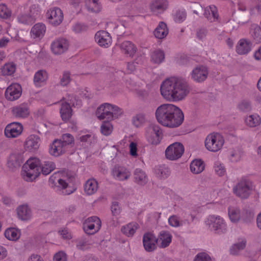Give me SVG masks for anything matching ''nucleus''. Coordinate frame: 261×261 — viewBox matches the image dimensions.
<instances>
[{
  "label": "nucleus",
  "mask_w": 261,
  "mask_h": 261,
  "mask_svg": "<svg viewBox=\"0 0 261 261\" xmlns=\"http://www.w3.org/2000/svg\"><path fill=\"white\" fill-rule=\"evenodd\" d=\"M186 18V12L185 10L179 11L176 13L174 16L175 22H182Z\"/></svg>",
  "instance_id": "nucleus-60"
},
{
  "label": "nucleus",
  "mask_w": 261,
  "mask_h": 261,
  "mask_svg": "<svg viewBox=\"0 0 261 261\" xmlns=\"http://www.w3.org/2000/svg\"><path fill=\"white\" fill-rule=\"evenodd\" d=\"M40 174V172H35L34 171L29 169L27 166L23 165L21 175L22 178L27 181H33Z\"/></svg>",
  "instance_id": "nucleus-32"
},
{
  "label": "nucleus",
  "mask_w": 261,
  "mask_h": 261,
  "mask_svg": "<svg viewBox=\"0 0 261 261\" xmlns=\"http://www.w3.org/2000/svg\"><path fill=\"white\" fill-rule=\"evenodd\" d=\"M243 120L245 125L250 128L257 127L261 124V117L257 113L245 115Z\"/></svg>",
  "instance_id": "nucleus-22"
},
{
  "label": "nucleus",
  "mask_w": 261,
  "mask_h": 261,
  "mask_svg": "<svg viewBox=\"0 0 261 261\" xmlns=\"http://www.w3.org/2000/svg\"><path fill=\"white\" fill-rule=\"evenodd\" d=\"M168 7L167 0H153L150 7L153 12H162L165 11Z\"/></svg>",
  "instance_id": "nucleus-33"
},
{
  "label": "nucleus",
  "mask_w": 261,
  "mask_h": 261,
  "mask_svg": "<svg viewBox=\"0 0 261 261\" xmlns=\"http://www.w3.org/2000/svg\"><path fill=\"white\" fill-rule=\"evenodd\" d=\"M169 30L166 24L164 22H160L154 31V36L160 39L165 38L168 34Z\"/></svg>",
  "instance_id": "nucleus-34"
},
{
  "label": "nucleus",
  "mask_w": 261,
  "mask_h": 261,
  "mask_svg": "<svg viewBox=\"0 0 261 261\" xmlns=\"http://www.w3.org/2000/svg\"><path fill=\"white\" fill-rule=\"evenodd\" d=\"M145 137L149 144L157 145L163 138L162 130L158 125H151L146 128Z\"/></svg>",
  "instance_id": "nucleus-9"
},
{
  "label": "nucleus",
  "mask_w": 261,
  "mask_h": 261,
  "mask_svg": "<svg viewBox=\"0 0 261 261\" xmlns=\"http://www.w3.org/2000/svg\"><path fill=\"white\" fill-rule=\"evenodd\" d=\"M133 176L134 181L138 185H143L147 182V176L145 171L141 169H136L134 171Z\"/></svg>",
  "instance_id": "nucleus-35"
},
{
  "label": "nucleus",
  "mask_w": 261,
  "mask_h": 261,
  "mask_svg": "<svg viewBox=\"0 0 261 261\" xmlns=\"http://www.w3.org/2000/svg\"><path fill=\"white\" fill-rule=\"evenodd\" d=\"M16 211L18 218L22 220H29L32 218L31 210L27 204L19 206Z\"/></svg>",
  "instance_id": "nucleus-31"
},
{
  "label": "nucleus",
  "mask_w": 261,
  "mask_h": 261,
  "mask_svg": "<svg viewBox=\"0 0 261 261\" xmlns=\"http://www.w3.org/2000/svg\"><path fill=\"white\" fill-rule=\"evenodd\" d=\"M123 111L118 106L105 102L100 105L95 111V115L99 120L108 119L113 120L120 117L123 114Z\"/></svg>",
  "instance_id": "nucleus-4"
},
{
  "label": "nucleus",
  "mask_w": 261,
  "mask_h": 261,
  "mask_svg": "<svg viewBox=\"0 0 261 261\" xmlns=\"http://www.w3.org/2000/svg\"><path fill=\"white\" fill-rule=\"evenodd\" d=\"M45 16L49 24L54 27L61 24L64 19L63 13L61 9L58 7L49 9Z\"/></svg>",
  "instance_id": "nucleus-11"
},
{
  "label": "nucleus",
  "mask_w": 261,
  "mask_h": 261,
  "mask_svg": "<svg viewBox=\"0 0 261 261\" xmlns=\"http://www.w3.org/2000/svg\"><path fill=\"white\" fill-rule=\"evenodd\" d=\"M70 74L68 72H65L60 79V84L62 86H67L70 82Z\"/></svg>",
  "instance_id": "nucleus-62"
},
{
  "label": "nucleus",
  "mask_w": 261,
  "mask_h": 261,
  "mask_svg": "<svg viewBox=\"0 0 261 261\" xmlns=\"http://www.w3.org/2000/svg\"><path fill=\"white\" fill-rule=\"evenodd\" d=\"M7 165L11 169L18 167L20 166V163L17 155L14 154L10 155L8 160Z\"/></svg>",
  "instance_id": "nucleus-52"
},
{
  "label": "nucleus",
  "mask_w": 261,
  "mask_h": 261,
  "mask_svg": "<svg viewBox=\"0 0 261 261\" xmlns=\"http://www.w3.org/2000/svg\"><path fill=\"white\" fill-rule=\"evenodd\" d=\"M11 15V10L5 4H0V18L7 19L10 18Z\"/></svg>",
  "instance_id": "nucleus-53"
},
{
  "label": "nucleus",
  "mask_w": 261,
  "mask_h": 261,
  "mask_svg": "<svg viewBox=\"0 0 261 261\" xmlns=\"http://www.w3.org/2000/svg\"><path fill=\"white\" fill-rule=\"evenodd\" d=\"M69 43L64 38H58L55 40L51 44V50L55 55H61L68 48Z\"/></svg>",
  "instance_id": "nucleus-17"
},
{
  "label": "nucleus",
  "mask_w": 261,
  "mask_h": 261,
  "mask_svg": "<svg viewBox=\"0 0 261 261\" xmlns=\"http://www.w3.org/2000/svg\"><path fill=\"white\" fill-rule=\"evenodd\" d=\"M155 117L162 125L169 128L180 126L184 120V114L178 107L171 103L160 106L155 111Z\"/></svg>",
  "instance_id": "nucleus-2"
},
{
  "label": "nucleus",
  "mask_w": 261,
  "mask_h": 261,
  "mask_svg": "<svg viewBox=\"0 0 261 261\" xmlns=\"http://www.w3.org/2000/svg\"><path fill=\"white\" fill-rule=\"evenodd\" d=\"M165 60V53L160 49L153 50L150 54V61L152 64L159 65Z\"/></svg>",
  "instance_id": "nucleus-37"
},
{
  "label": "nucleus",
  "mask_w": 261,
  "mask_h": 261,
  "mask_svg": "<svg viewBox=\"0 0 261 261\" xmlns=\"http://www.w3.org/2000/svg\"><path fill=\"white\" fill-rule=\"evenodd\" d=\"M22 94V88L20 84L13 83L6 90L5 96L10 101H14L18 99Z\"/></svg>",
  "instance_id": "nucleus-15"
},
{
  "label": "nucleus",
  "mask_w": 261,
  "mask_h": 261,
  "mask_svg": "<svg viewBox=\"0 0 261 261\" xmlns=\"http://www.w3.org/2000/svg\"><path fill=\"white\" fill-rule=\"evenodd\" d=\"M48 79V74L45 70H39L34 75L33 82L35 87L40 88L46 85Z\"/></svg>",
  "instance_id": "nucleus-24"
},
{
  "label": "nucleus",
  "mask_w": 261,
  "mask_h": 261,
  "mask_svg": "<svg viewBox=\"0 0 261 261\" xmlns=\"http://www.w3.org/2000/svg\"><path fill=\"white\" fill-rule=\"evenodd\" d=\"M207 228L216 233L221 234L226 231L227 226L224 219L217 215H210L204 220Z\"/></svg>",
  "instance_id": "nucleus-6"
},
{
  "label": "nucleus",
  "mask_w": 261,
  "mask_h": 261,
  "mask_svg": "<svg viewBox=\"0 0 261 261\" xmlns=\"http://www.w3.org/2000/svg\"><path fill=\"white\" fill-rule=\"evenodd\" d=\"M122 52L126 56L133 57L136 54L137 48L135 45L129 41H123L120 45Z\"/></svg>",
  "instance_id": "nucleus-30"
},
{
  "label": "nucleus",
  "mask_w": 261,
  "mask_h": 261,
  "mask_svg": "<svg viewBox=\"0 0 261 261\" xmlns=\"http://www.w3.org/2000/svg\"><path fill=\"white\" fill-rule=\"evenodd\" d=\"M18 11L23 13L17 16L18 22L24 24H29L35 21V18L28 12V8H25V6L19 7Z\"/></svg>",
  "instance_id": "nucleus-26"
},
{
  "label": "nucleus",
  "mask_w": 261,
  "mask_h": 261,
  "mask_svg": "<svg viewBox=\"0 0 261 261\" xmlns=\"http://www.w3.org/2000/svg\"><path fill=\"white\" fill-rule=\"evenodd\" d=\"M58 233L62 239L65 240H69L72 238L71 232L66 227H63L60 228Z\"/></svg>",
  "instance_id": "nucleus-54"
},
{
  "label": "nucleus",
  "mask_w": 261,
  "mask_h": 261,
  "mask_svg": "<svg viewBox=\"0 0 261 261\" xmlns=\"http://www.w3.org/2000/svg\"><path fill=\"white\" fill-rule=\"evenodd\" d=\"M11 111L13 116L19 118H27L30 113L29 107L24 103L14 107Z\"/></svg>",
  "instance_id": "nucleus-28"
},
{
  "label": "nucleus",
  "mask_w": 261,
  "mask_h": 261,
  "mask_svg": "<svg viewBox=\"0 0 261 261\" xmlns=\"http://www.w3.org/2000/svg\"><path fill=\"white\" fill-rule=\"evenodd\" d=\"M208 74L209 72L206 66L198 65L193 68L190 75L194 82L201 83L207 79Z\"/></svg>",
  "instance_id": "nucleus-13"
},
{
  "label": "nucleus",
  "mask_w": 261,
  "mask_h": 261,
  "mask_svg": "<svg viewBox=\"0 0 261 261\" xmlns=\"http://www.w3.org/2000/svg\"><path fill=\"white\" fill-rule=\"evenodd\" d=\"M251 35L256 43H261V29L258 25H253Z\"/></svg>",
  "instance_id": "nucleus-51"
},
{
  "label": "nucleus",
  "mask_w": 261,
  "mask_h": 261,
  "mask_svg": "<svg viewBox=\"0 0 261 261\" xmlns=\"http://www.w3.org/2000/svg\"><path fill=\"white\" fill-rule=\"evenodd\" d=\"M86 7L89 11L97 13L101 10V6L98 0H87Z\"/></svg>",
  "instance_id": "nucleus-47"
},
{
  "label": "nucleus",
  "mask_w": 261,
  "mask_h": 261,
  "mask_svg": "<svg viewBox=\"0 0 261 261\" xmlns=\"http://www.w3.org/2000/svg\"><path fill=\"white\" fill-rule=\"evenodd\" d=\"M204 15L210 21H215L218 18L217 8L214 5H211L205 7Z\"/></svg>",
  "instance_id": "nucleus-41"
},
{
  "label": "nucleus",
  "mask_w": 261,
  "mask_h": 261,
  "mask_svg": "<svg viewBox=\"0 0 261 261\" xmlns=\"http://www.w3.org/2000/svg\"><path fill=\"white\" fill-rule=\"evenodd\" d=\"M252 48L251 41L246 38H242L237 42L236 51L240 55H246L251 51Z\"/></svg>",
  "instance_id": "nucleus-19"
},
{
  "label": "nucleus",
  "mask_w": 261,
  "mask_h": 261,
  "mask_svg": "<svg viewBox=\"0 0 261 261\" xmlns=\"http://www.w3.org/2000/svg\"><path fill=\"white\" fill-rule=\"evenodd\" d=\"M252 182L246 178H243L233 188L234 194L242 199L249 197L253 190Z\"/></svg>",
  "instance_id": "nucleus-7"
},
{
  "label": "nucleus",
  "mask_w": 261,
  "mask_h": 261,
  "mask_svg": "<svg viewBox=\"0 0 261 261\" xmlns=\"http://www.w3.org/2000/svg\"><path fill=\"white\" fill-rule=\"evenodd\" d=\"M52 186L66 189L65 194H70L76 190L73 183V178L69 176L65 171H59L52 174L49 179Z\"/></svg>",
  "instance_id": "nucleus-3"
},
{
  "label": "nucleus",
  "mask_w": 261,
  "mask_h": 261,
  "mask_svg": "<svg viewBox=\"0 0 261 261\" xmlns=\"http://www.w3.org/2000/svg\"><path fill=\"white\" fill-rule=\"evenodd\" d=\"M66 151V149L64 147L61 140L57 139L50 145L49 148V154L54 156H59Z\"/></svg>",
  "instance_id": "nucleus-25"
},
{
  "label": "nucleus",
  "mask_w": 261,
  "mask_h": 261,
  "mask_svg": "<svg viewBox=\"0 0 261 261\" xmlns=\"http://www.w3.org/2000/svg\"><path fill=\"white\" fill-rule=\"evenodd\" d=\"M246 245V241L245 239H241L238 243L232 246L230 249V252L231 254L238 255L241 251L244 249Z\"/></svg>",
  "instance_id": "nucleus-46"
},
{
  "label": "nucleus",
  "mask_w": 261,
  "mask_h": 261,
  "mask_svg": "<svg viewBox=\"0 0 261 261\" xmlns=\"http://www.w3.org/2000/svg\"><path fill=\"white\" fill-rule=\"evenodd\" d=\"M155 176L160 178H167L170 174V171L168 168L164 166H156L153 169Z\"/></svg>",
  "instance_id": "nucleus-44"
},
{
  "label": "nucleus",
  "mask_w": 261,
  "mask_h": 261,
  "mask_svg": "<svg viewBox=\"0 0 261 261\" xmlns=\"http://www.w3.org/2000/svg\"><path fill=\"white\" fill-rule=\"evenodd\" d=\"M129 154L134 158H137L139 156L138 143L135 141H130L128 145Z\"/></svg>",
  "instance_id": "nucleus-55"
},
{
  "label": "nucleus",
  "mask_w": 261,
  "mask_h": 261,
  "mask_svg": "<svg viewBox=\"0 0 261 261\" xmlns=\"http://www.w3.org/2000/svg\"><path fill=\"white\" fill-rule=\"evenodd\" d=\"M56 168V165L54 162L51 161L46 160L40 161V172L45 175L49 174Z\"/></svg>",
  "instance_id": "nucleus-39"
},
{
  "label": "nucleus",
  "mask_w": 261,
  "mask_h": 261,
  "mask_svg": "<svg viewBox=\"0 0 261 261\" xmlns=\"http://www.w3.org/2000/svg\"><path fill=\"white\" fill-rule=\"evenodd\" d=\"M101 226V222L100 219L96 216H92L85 220L83 228L86 233L94 234L99 231Z\"/></svg>",
  "instance_id": "nucleus-12"
},
{
  "label": "nucleus",
  "mask_w": 261,
  "mask_h": 261,
  "mask_svg": "<svg viewBox=\"0 0 261 261\" xmlns=\"http://www.w3.org/2000/svg\"><path fill=\"white\" fill-rule=\"evenodd\" d=\"M139 224L136 222H131L121 226V232L127 237L134 236L137 230L139 228Z\"/></svg>",
  "instance_id": "nucleus-29"
},
{
  "label": "nucleus",
  "mask_w": 261,
  "mask_h": 261,
  "mask_svg": "<svg viewBox=\"0 0 261 261\" xmlns=\"http://www.w3.org/2000/svg\"><path fill=\"white\" fill-rule=\"evenodd\" d=\"M204 162L200 159H196L191 162L190 166L191 171L194 174H199L204 169Z\"/></svg>",
  "instance_id": "nucleus-42"
},
{
  "label": "nucleus",
  "mask_w": 261,
  "mask_h": 261,
  "mask_svg": "<svg viewBox=\"0 0 261 261\" xmlns=\"http://www.w3.org/2000/svg\"><path fill=\"white\" fill-rule=\"evenodd\" d=\"M169 225L172 227H178L180 225L179 218L176 216H170L168 219Z\"/></svg>",
  "instance_id": "nucleus-64"
},
{
  "label": "nucleus",
  "mask_w": 261,
  "mask_h": 261,
  "mask_svg": "<svg viewBox=\"0 0 261 261\" xmlns=\"http://www.w3.org/2000/svg\"><path fill=\"white\" fill-rule=\"evenodd\" d=\"M15 65L13 63H8L0 68V74L3 76H11L15 73Z\"/></svg>",
  "instance_id": "nucleus-43"
},
{
  "label": "nucleus",
  "mask_w": 261,
  "mask_h": 261,
  "mask_svg": "<svg viewBox=\"0 0 261 261\" xmlns=\"http://www.w3.org/2000/svg\"><path fill=\"white\" fill-rule=\"evenodd\" d=\"M172 236L167 231H162L156 238L157 245L161 248H165L171 243Z\"/></svg>",
  "instance_id": "nucleus-27"
},
{
  "label": "nucleus",
  "mask_w": 261,
  "mask_h": 261,
  "mask_svg": "<svg viewBox=\"0 0 261 261\" xmlns=\"http://www.w3.org/2000/svg\"><path fill=\"white\" fill-rule=\"evenodd\" d=\"M213 168L215 174L219 176H224L226 174V169L224 164L219 161L215 163Z\"/></svg>",
  "instance_id": "nucleus-48"
},
{
  "label": "nucleus",
  "mask_w": 261,
  "mask_h": 261,
  "mask_svg": "<svg viewBox=\"0 0 261 261\" xmlns=\"http://www.w3.org/2000/svg\"><path fill=\"white\" fill-rule=\"evenodd\" d=\"M238 108L243 112L250 111L251 110V102L249 100H242L238 104Z\"/></svg>",
  "instance_id": "nucleus-59"
},
{
  "label": "nucleus",
  "mask_w": 261,
  "mask_h": 261,
  "mask_svg": "<svg viewBox=\"0 0 261 261\" xmlns=\"http://www.w3.org/2000/svg\"><path fill=\"white\" fill-rule=\"evenodd\" d=\"M98 183L94 179H89L84 185V192L88 195L94 194L97 190Z\"/></svg>",
  "instance_id": "nucleus-40"
},
{
  "label": "nucleus",
  "mask_w": 261,
  "mask_h": 261,
  "mask_svg": "<svg viewBox=\"0 0 261 261\" xmlns=\"http://www.w3.org/2000/svg\"><path fill=\"white\" fill-rule=\"evenodd\" d=\"M193 261H213L210 254L205 251L198 253L193 259Z\"/></svg>",
  "instance_id": "nucleus-56"
},
{
  "label": "nucleus",
  "mask_w": 261,
  "mask_h": 261,
  "mask_svg": "<svg viewBox=\"0 0 261 261\" xmlns=\"http://www.w3.org/2000/svg\"><path fill=\"white\" fill-rule=\"evenodd\" d=\"M41 140L39 136L35 135L29 136L24 142V147L27 150L35 151L37 150L40 145Z\"/></svg>",
  "instance_id": "nucleus-23"
},
{
  "label": "nucleus",
  "mask_w": 261,
  "mask_h": 261,
  "mask_svg": "<svg viewBox=\"0 0 261 261\" xmlns=\"http://www.w3.org/2000/svg\"><path fill=\"white\" fill-rule=\"evenodd\" d=\"M28 8V12L35 18V17L38 15L40 13V8L37 4L31 5Z\"/></svg>",
  "instance_id": "nucleus-58"
},
{
  "label": "nucleus",
  "mask_w": 261,
  "mask_h": 261,
  "mask_svg": "<svg viewBox=\"0 0 261 261\" xmlns=\"http://www.w3.org/2000/svg\"><path fill=\"white\" fill-rule=\"evenodd\" d=\"M95 40L99 46L103 48L110 47L112 40L110 34L105 31H99L95 35Z\"/></svg>",
  "instance_id": "nucleus-16"
},
{
  "label": "nucleus",
  "mask_w": 261,
  "mask_h": 261,
  "mask_svg": "<svg viewBox=\"0 0 261 261\" xmlns=\"http://www.w3.org/2000/svg\"><path fill=\"white\" fill-rule=\"evenodd\" d=\"M111 174L114 178L120 181L126 180L130 176V171L122 166H115L112 169Z\"/></svg>",
  "instance_id": "nucleus-18"
},
{
  "label": "nucleus",
  "mask_w": 261,
  "mask_h": 261,
  "mask_svg": "<svg viewBox=\"0 0 261 261\" xmlns=\"http://www.w3.org/2000/svg\"><path fill=\"white\" fill-rule=\"evenodd\" d=\"M61 141L64 147L66 149L68 146H71L74 143V137L70 134H64L62 136Z\"/></svg>",
  "instance_id": "nucleus-50"
},
{
  "label": "nucleus",
  "mask_w": 261,
  "mask_h": 261,
  "mask_svg": "<svg viewBox=\"0 0 261 261\" xmlns=\"http://www.w3.org/2000/svg\"><path fill=\"white\" fill-rule=\"evenodd\" d=\"M145 119L144 115L142 114H138L136 115L132 120L133 124L138 127L142 126L145 122Z\"/></svg>",
  "instance_id": "nucleus-57"
},
{
  "label": "nucleus",
  "mask_w": 261,
  "mask_h": 261,
  "mask_svg": "<svg viewBox=\"0 0 261 261\" xmlns=\"http://www.w3.org/2000/svg\"><path fill=\"white\" fill-rule=\"evenodd\" d=\"M113 130V126L110 121H104L100 126V132L105 136L110 135Z\"/></svg>",
  "instance_id": "nucleus-49"
},
{
  "label": "nucleus",
  "mask_w": 261,
  "mask_h": 261,
  "mask_svg": "<svg viewBox=\"0 0 261 261\" xmlns=\"http://www.w3.org/2000/svg\"><path fill=\"white\" fill-rule=\"evenodd\" d=\"M228 216L231 222L238 223L241 218L240 210L236 206H229L228 208Z\"/></svg>",
  "instance_id": "nucleus-38"
},
{
  "label": "nucleus",
  "mask_w": 261,
  "mask_h": 261,
  "mask_svg": "<svg viewBox=\"0 0 261 261\" xmlns=\"http://www.w3.org/2000/svg\"><path fill=\"white\" fill-rule=\"evenodd\" d=\"M241 160V154L237 151H232L229 156V160L231 163H237Z\"/></svg>",
  "instance_id": "nucleus-63"
},
{
  "label": "nucleus",
  "mask_w": 261,
  "mask_h": 261,
  "mask_svg": "<svg viewBox=\"0 0 261 261\" xmlns=\"http://www.w3.org/2000/svg\"><path fill=\"white\" fill-rule=\"evenodd\" d=\"M23 130L22 125L19 122H12L6 126L4 134L7 138H14L21 135Z\"/></svg>",
  "instance_id": "nucleus-14"
},
{
  "label": "nucleus",
  "mask_w": 261,
  "mask_h": 261,
  "mask_svg": "<svg viewBox=\"0 0 261 261\" xmlns=\"http://www.w3.org/2000/svg\"><path fill=\"white\" fill-rule=\"evenodd\" d=\"M67 254L63 251H60L57 252L53 257L54 261H67Z\"/></svg>",
  "instance_id": "nucleus-61"
},
{
  "label": "nucleus",
  "mask_w": 261,
  "mask_h": 261,
  "mask_svg": "<svg viewBox=\"0 0 261 261\" xmlns=\"http://www.w3.org/2000/svg\"><path fill=\"white\" fill-rule=\"evenodd\" d=\"M4 234L6 238L8 240L16 241L21 236V231L15 227H10L6 229Z\"/></svg>",
  "instance_id": "nucleus-36"
},
{
  "label": "nucleus",
  "mask_w": 261,
  "mask_h": 261,
  "mask_svg": "<svg viewBox=\"0 0 261 261\" xmlns=\"http://www.w3.org/2000/svg\"><path fill=\"white\" fill-rule=\"evenodd\" d=\"M72 104L73 106H80L81 101L77 100L73 96H68L64 98L61 101V106L60 108V115L63 120L67 121L72 115V110L70 105Z\"/></svg>",
  "instance_id": "nucleus-8"
},
{
  "label": "nucleus",
  "mask_w": 261,
  "mask_h": 261,
  "mask_svg": "<svg viewBox=\"0 0 261 261\" xmlns=\"http://www.w3.org/2000/svg\"><path fill=\"white\" fill-rule=\"evenodd\" d=\"M46 31V27L44 23H37L33 26L31 30V37L36 41H40L44 36Z\"/></svg>",
  "instance_id": "nucleus-20"
},
{
  "label": "nucleus",
  "mask_w": 261,
  "mask_h": 261,
  "mask_svg": "<svg viewBox=\"0 0 261 261\" xmlns=\"http://www.w3.org/2000/svg\"><path fill=\"white\" fill-rule=\"evenodd\" d=\"M185 148L182 143L174 142L169 145L165 151V157L170 161H175L181 157Z\"/></svg>",
  "instance_id": "nucleus-10"
},
{
  "label": "nucleus",
  "mask_w": 261,
  "mask_h": 261,
  "mask_svg": "<svg viewBox=\"0 0 261 261\" xmlns=\"http://www.w3.org/2000/svg\"><path fill=\"white\" fill-rule=\"evenodd\" d=\"M160 94L167 101L179 102L184 100L190 93L188 83L179 76H171L161 84Z\"/></svg>",
  "instance_id": "nucleus-1"
},
{
  "label": "nucleus",
  "mask_w": 261,
  "mask_h": 261,
  "mask_svg": "<svg viewBox=\"0 0 261 261\" xmlns=\"http://www.w3.org/2000/svg\"><path fill=\"white\" fill-rule=\"evenodd\" d=\"M143 244L147 252H152L156 248L157 241L155 236L151 233H146L143 237Z\"/></svg>",
  "instance_id": "nucleus-21"
},
{
  "label": "nucleus",
  "mask_w": 261,
  "mask_h": 261,
  "mask_svg": "<svg viewBox=\"0 0 261 261\" xmlns=\"http://www.w3.org/2000/svg\"><path fill=\"white\" fill-rule=\"evenodd\" d=\"M40 160L36 158L29 159L24 164L29 169L34 171L35 172H40Z\"/></svg>",
  "instance_id": "nucleus-45"
},
{
  "label": "nucleus",
  "mask_w": 261,
  "mask_h": 261,
  "mask_svg": "<svg viewBox=\"0 0 261 261\" xmlns=\"http://www.w3.org/2000/svg\"><path fill=\"white\" fill-rule=\"evenodd\" d=\"M225 139L220 133L213 132L208 134L204 141L205 149L213 153L220 151L223 148Z\"/></svg>",
  "instance_id": "nucleus-5"
}]
</instances>
